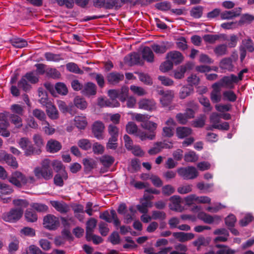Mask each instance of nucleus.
Here are the masks:
<instances>
[{
    "label": "nucleus",
    "instance_id": "nucleus-60",
    "mask_svg": "<svg viewBox=\"0 0 254 254\" xmlns=\"http://www.w3.org/2000/svg\"><path fill=\"white\" fill-rule=\"evenodd\" d=\"M254 20V15L246 13L242 15L240 20L238 22V24L241 25L245 23H251Z\"/></svg>",
    "mask_w": 254,
    "mask_h": 254
},
{
    "label": "nucleus",
    "instance_id": "nucleus-51",
    "mask_svg": "<svg viewBox=\"0 0 254 254\" xmlns=\"http://www.w3.org/2000/svg\"><path fill=\"white\" fill-rule=\"evenodd\" d=\"M155 7L156 9L159 10L165 11L168 10H171V5L169 1H164L156 3Z\"/></svg>",
    "mask_w": 254,
    "mask_h": 254
},
{
    "label": "nucleus",
    "instance_id": "nucleus-22",
    "mask_svg": "<svg viewBox=\"0 0 254 254\" xmlns=\"http://www.w3.org/2000/svg\"><path fill=\"white\" fill-rule=\"evenodd\" d=\"M173 236L180 242H185L192 240L194 237V235L193 233H186L182 232H174Z\"/></svg>",
    "mask_w": 254,
    "mask_h": 254
},
{
    "label": "nucleus",
    "instance_id": "nucleus-48",
    "mask_svg": "<svg viewBox=\"0 0 254 254\" xmlns=\"http://www.w3.org/2000/svg\"><path fill=\"white\" fill-rule=\"evenodd\" d=\"M126 128L128 133L134 134L135 136L139 131L137 125L133 122H128L126 125Z\"/></svg>",
    "mask_w": 254,
    "mask_h": 254
},
{
    "label": "nucleus",
    "instance_id": "nucleus-54",
    "mask_svg": "<svg viewBox=\"0 0 254 254\" xmlns=\"http://www.w3.org/2000/svg\"><path fill=\"white\" fill-rule=\"evenodd\" d=\"M199 103L205 107L204 112H210L212 110V107L210 105L209 99L203 96L198 98Z\"/></svg>",
    "mask_w": 254,
    "mask_h": 254
},
{
    "label": "nucleus",
    "instance_id": "nucleus-41",
    "mask_svg": "<svg viewBox=\"0 0 254 254\" xmlns=\"http://www.w3.org/2000/svg\"><path fill=\"white\" fill-rule=\"evenodd\" d=\"M20 116L15 114H11L9 116L11 123L18 128L22 127L23 125L22 119Z\"/></svg>",
    "mask_w": 254,
    "mask_h": 254
},
{
    "label": "nucleus",
    "instance_id": "nucleus-25",
    "mask_svg": "<svg viewBox=\"0 0 254 254\" xmlns=\"http://www.w3.org/2000/svg\"><path fill=\"white\" fill-rule=\"evenodd\" d=\"M141 55L143 59L148 63H153L154 62V55L151 50L149 47L145 46L141 51Z\"/></svg>",
    "mask_w": 254,
    "mask_h": 254
},
{
    "label": "nucleus",
    "instance_id": "nucleus-55",
    "mask_svg": "<svg viewBox=\"0 0 254 254\" xmlns=\"http://www.w3.org/2000/svg\"><path fill=\"white\" fill-rule=\"evenodd\" d=\"M45 59L47 61H53L55 62L63 60L59 54H55L50 52H46L44 54Z\"/></svg>",
    "mask_w": 254,
    "mask_h": 254
},
{
    "label": "nucleus",
    "instance_id": "nucleus-4",
    "mask_svg": "<svg viewBox=\"0 0 254 254\" xmlns=\"http://www.w3.org/2000/svg\"><path fill=\"white\" fill-rule=\"evenodd\" d=\"M24 210L22 207H15L9 211L2 214V219L10 223H15L18 221L23 216Z\"/></svg>",
    "mask_w": 254,
    "mask_h": 254
},
{
    "label": "nucleus",
    "instance_id": "nucleus-39",
    "mask_svg": "<svg viewBox=\"0 0 254 254\" xmlns=\"http://www.w3.org/2000/svg\"><path fill=\"white\" fill-rule=\"evenodd\" d=\"M119 129L113 125H110L108 127V131L110 135L109 138L118 140Z\"/></svg>",
    "mask_w": 254,
    "mask_h": 254
},
{
    "label": "nucleus",
    "instance_id": "nucleus-10",
    "mask_svg": "<svg viewBox=\"0 0 254 254\" xmlns=\"http://www.w3.org/2000/svg\"><path fill=\"white\" fill-rule=\"evenodd\" d=\"M105 129L104 124L100 121L95 122L92 127V132L94 136L98 140L104 138L103 132Z\"/></svg>",
    "mask_w": 254,
    "mask_h": 254
},
{
    "label": "nucleus",
    "instance_id": "nucleus-6",
    "mask_svg": "<svg viewBox=\"0 0 254 254\" xmlns=\"http://www.w3.org/2000/svg\"><path fill=\"white\" fill-rule=\"evenodd\" d=\"M177 173L184 180H192L198 176L197 170L193 166L180 167L177 169Z\"/></svg>",
    "mask_w": 254,
    "mask_h": 254
},
{
    "label": "nucleus",
    "instance_id": "nucleus-50",
    "mask_svg": "<svg viewBox=\"0 0 254 254\" xmlns=\"http://www.w3.org/2000/svg\"><path fill=\"white\" fill-rule=\"evenodd\" d=\"M152 50L156 54H164L167 50L166 45L163 43L161 45L154 44L151 46Z\"/></svg>",
    "mask_w": 254,
    "mask_h": 254
},
{
    "label": "nucleus",
    "instance_id": "nucleus-17",
    "mask_svg": "<svg viewBox=\"0 0 254 254\" xmlns=\"http://www.w3.org/2000/svg\"><path fill=\"white\" fill-rule=\"evenodd\" d=\"M96 85L94 83L91 82L85 83L81 90L82 94L87 97L94 96L96 94Z\"/></svg>",
    "mask_w": 254,
    "mask_h": 254
},
{
    "label": "nucleus",
    "instance_id": "nucleus-3",
    "mask_svg": "<svg viewBox=\"0 0 254 254\" xmlns=\"http://www.w3.org/2000/svg\"><path fill=\"white\" fill-rule=\"evenodd\" d=\"M32 88L31 85L24 78L23 76L17 82V86L13 85L11 86L10 90L11 94L14 97H18L20 95V90L25 92H28Z\"/></svg>",
    "mask_w": 254,
    "mask_h": 254
},
{
    "label": "nucleus",
    "instance_id": "nucleus-61",
    "mask_svg": "<svg viewBox=\"0 0 254 254\" xmlns=\"http://www.w3.org/2000/svg\"><path fill=\"white\" fill-rule=\"evenodd\" d=\"M46 75L54 79L59 78L61 76V73L56 68H48L46 69Z\"/></svg>",
    "mask_w": 254,
    "mask_h": 254
},
{
    "label": "nucleus",
    "instance_id": "nucleus-36",
    "mask_svg": "<svg viewBox=\"0 0 254 254\" xmlns=\"http://www.w3.org/2000/svg\"><path fill=\"white\" fill-rule=\"evenodd\" d=\"M141 126L144 129L149 130V133L156 134L155 130L157 127L156 123L148 120L147 122L142 123Z\"/></svg>",
    "mask_w": 254,
    "mask_h": 254
},
{
    "label": "nucleus",
    "instance_id": "nucleus-21",
    "mask_svg": "<svg viewBox=\"0 0 254 254\" xmlns=\"http://www.w3.org/2000/svg\"><path fill=\"white\" fill-rule=\"evenodd\" d=\"M68 174L65 170H63L61 173H57L54 178V183L58 187H62L64 185V180H66Z\"/></svg>",
    "mask_w": 254,
    "mask_h": 254
},
{
    "label": "nucleus",
    "instance_id": "nucleus-49",
    "mask_svg": "<svg viewBox=\"0 0 254 254\" xmlns=\"http://www.w3.org/2000/svg\"><path fill=\"white\" fill-rule=\"evenodd\" d=\"M32 139L34 143V145L38 149H41L44 145V140L42 136L39 134H35L33 135Z\"/></svg>",
    "mask_w": 254,
    "mask_h": 254
},
{
    "label": "nucleus",
    "instance_id": "nucleus-31",
    "mask_svg": "<svg viewBox=\"0 0 254 254\" xmlns=\"http://www.w3.org/2000/svg\"><path fill=\"white\" fill-rule=\"evenodd\" d=\"M203 9L201 5L193 7L190 10V15L194 18L199 19L202 16Z\"/></svg>",
    "mask_w": 254,
    "mask_h": 254
},
{
    "label": "nucleus",
    "instance_id": "nucleus-11",
    "mask_svg": "<svg viewBox=\"0 0 254 254\" xmlns=\"http://www.w3.org/2000/svg\"><path fill=\"white\" fill-rule=\"evenodd\" d=\"M9 126L6 115L0 113V134L4 137H8L10 135V132L7 130V128Z\"/></svg>",
    "mask_w": 254,
    "mask_h": 254
},
{
    "label": "nucleus",
    "instance_id": "nucleus-34",
    "mask_svg": "<svg viewBox=\"0 0 254 254\" xmlns=\"http://www.w3.org/2000/svg\"><path fill=\"white\" fill-rule=\"evenodd\" d=\"M214 52L217 57L224 56L228 53L227 46L224 44L218 45L214 49Z\"/></svg>",
    "mask_w": 254,
    "mask_h": 254
},
{
    "label": "nucleus",
    "instance_id": "nucleus-5",
    "mask_svg": "<svg viewBox=\"0 0 254 254\" xmlns=\"http://www.w3.org/2000/svg\"><path fill=\"white\" fill-rule=\"evenodd\" d=\"M128 88L127 86H123L120 89H110L108 91V95L113 100H117L119 98L122 102L126 101L128 97Z\"/></svg>",
    "mask_w": 254,
    "mask_h": 254
},
{
    "label": "nucleus",
    "instance_id": "nucleus-24",
    "mask_svg": "<svg viewBox=\"0 0 254 254\" xmlns=\"http://www.w3.org/2000/svg\"><path fill=\"white\" fill-rule=\"evenodd\" d=\"M62 148V145L59 141L50 139L47 143V150L50 153H56Z\"/></svg>",
    "mask_w": 254,
    "mask_h": 254
},
{
    "label": "nucleus",
    "instance_id": "nucleus-38",
    "mask_svg": "<svg viewBox=\"0 0 254 254\" xmlns=\"http://www.w3.org/2000/svg\"><path fill=\"white\" fill-rule=\"evenodd\" d=\"M75 106L80 110H84L87 107V103L84 98L80 96H76L74 99Z\"/></svg>",
    "mask_w": 254,
    "mask_h": 254
},
{
    "label": "nucleus",
    "instance_id": "nucleus-19",
    "mask_svg": "<svg viewBox=\"0 0 254 254\" xmlns=\"http://www.w3.org/2000/svg\"><path fill=\"white\" fill-rule=\"evenodd\" d=\"M139 109L152 111L156 109V104L154 100L143 99L138 102Z\"/></svg>",
    "mask_w": 254,
    "mask_h": 254
},
{
    "label": "nucleus",
    "instance_id": "nucleus-33",
    "mask_svg": "<svg viewBox=\"0 0 254 254\" xmlns=\"http://www.w3.org/2000/svg\"><path fill=\"white\" fill-rule=\"evenodd\" d=\"M85 238L87 242L92 241L95 245H99L104 241V239L101 237L94 234L93 233L85 235Z\"/></svg>",
    "mask_w": 254,
    "mask_h": 254
},
{
    "label": "nucleus",
    "instance_id": "nucleus-16",
    "mask_svg": "<svg viewBox=\"0 0 254 254\" xmlns=\"http://www.w3.org/2000/svg\"><path fill=\"white\" fill-rule=\"evenodd\" d=\"M197 218L203 221L205 223L211 224H212L215 220L220 221L221 217L218 215H214L212 216L202 211L199 212L197 214Z\"/></svg>",
    "mask_w": 254,
    "mask_h": 254
},
{
    "label": "nucleus",
    "instance_id": "nucleus-44",
    "mask_svg": "<svg viewBox=\"0 0 254 254\" xmlns=\"http://www.w3.org/2000/svg\"><path fill=\"white\" fill-rule=\"evenodd\" d=\"M114 157L110 155H104L100 158V161L106 167H110L114 163Z\"/></svg>",
    "mask_w": 254,
    "mask_h": 254
},
{
    "label": "nucleus",
    "instance_id": "nucleus-47",
    "mask_svg": "<svg viewBox=\"0 0 254 254\" xmlns=\"http://www.w3.org/2000/svg\"><path fill=\"white\" fill-rule=\"evenodd\" d=\"M133 1L134 0H113L112 2L113 4V8L118 10L124 4H131Z\"/></svg>",
    "mask_w": 254,
    "mask_h": 254
},
{
    "label": "nucleus",
    "instance_id": "nucleus-63",
    "mask_svg": "<svg viewBox=\"0 0 254 254\" xmlns=\"http://www.w3.org/2000/svg\"><path fill=\"white\" fill-rule=\"evenodd\" d=\"M32 114L33 116L39 120L44 122L46 121L45 120L46 119V116L43 111L40 109H35L33 110Z\"/></svg>",
    "mask_w": 254,
    "mask_h": 254
},
{
    "label": "nucleus",
    "instance_id": "nucleus-57",
    "mask_svg": "<svg viewBox=\"0 0 254 254\" xmlns=\"http://www.w3.org/2000/svg\"><path fill=\"white\" fill-rule=\"evenodd\" d=\"M176 46L178 49L182 51L187 50L188 48V46L186 38L183 36L179 38L176 42Z\"/></svg>",
    "mask_w": 254,
    "mask_h": 254
},
{
    "label": "nucleus",
    "instance_id": "nucleus-18",
    "mask_svg": "<svg viewBox=\"0 0 254 254\" xmlns=\"http://www.w3.org/2000/svg\"><path fill=\"white\" fill-rule=\"evenodd\" d=\"M50 203L57 211L62 214L66 213L70 210L69 206L64 201L53 200L50 201Z\"/></svg>",
    "mask_w": 254,
    "mask_h": 254
},
{
    "label": "nucleus",
    "instance_id": "nucleus-26",
    "mask_svg": "<svg viewBox=\"0 0 254 254\" xmlns=\"http://www.w3.org/2000/svg\"><path fill=\"white\" fill-rule=\"evenodd\" d=\"M188 108L185 110L184 114L188 119H193L195 116V111L197 109V105L193 101L189 102L187 104Z\"/></svg>",
    "mask_w": 254,
    "mask_h": 254
},
{
    "label": "nucleus",
    "instance_id": "nucleus-40",
    "mask_svg": "<svg viewBox=\"0 0 254 254\" xmlns=\"http://www.w3.org/2000/svg\"><path fill=\"white\" fill-rule=\"evenodd\" d=\"M24 216L26 220L29 222H35L37 221L38 219L36 213L32 210H26L25 212Z\"/></svg>",
    "mask_w": 254,
    "mask_h": 254
},
{
    "label": "nucleus",
    "instance_id": "nucleus-23",
    "mask_svg": "<svg viewBox=\"0 0 254 254\" xmlns=\"http://www.w3.org/2000/svg\"><path fill=\"white\" fill-rule=\"evenodd\" d=\"M176 135L180 139L185 138L190 135L192 132V129L187 127H179L176 128Z\"/></svg>",
    "mask_w": 254,
    "mask_h": 254
},
{
    "label": "nucleus",
    "instance_id": "nucleus-64",
    "mask_svg": "<svg viewBox=\"0 0 254 254\" xmlns=\"http://www.w3.org/2000/svg\"><path fill=\"white\" fill-rule=\"evenodd\" d=\"M55 88L57 92L61 95H65L67 94V88L65 84L63 83H57L56 84Z\"/></svg>",
    "mask_w": 254,
    "mask_h": 254
},
{
    "label": "nucleus",
    "instance_id": "nucleus-32",
    "mask_svg": "<svg viewBox=\"0 0 254 254\" xmlns=\"http://www.w3.org/2000/svg\"><path fill=\"white\" fill-rule=\"evenodd\" d=\"M193 88L192 85H188L182 87L179 93V96L181 99H185L190 96L193 92Z\"/></svg>",
    "mask_w": 254,
    "mask_h": 254
},
{
    "label": "nucleus",
    "instance_id": "nucleus-62",
    "mask_svg": "<svg viewBox=\"0 0 254 254\" xmlns=\"http://www.w3.org/2000/svg\"><path fill=\"white\" fill-rule=\"evenodd\" d=\"M10 110L13 114H15L18 116H23L24 114L23 107L19 104H13L10 106Z\"/></svg>",
    "mask_w": 254,
    "mask_h": 254
},
{
    "label": "nucleus",
    "instance_id": "nucleus-46",
    "mask_svg": "<svg viewBox=\"0 0 254 254\" xmlns=\"http://www.w3.org/2000/svg\"><path fill=\"white\" fill-rule=\"evenodd\" d=\"M240 15V13H238L233 10L230 11H225L221 12V18L222 19H231L234 17Z\"/></svg>",
    "mask_w": 254,
    "mask_h": 254
},
{
    "label": "nucleus",
    "instance_id": "nucleus-9",
    "mask_svg": "<svg viewBox=\"0 0 254 254\" xmlns=\"http://www.w3.org/2000/svg\"><path fill=\"white\" fill-rule=\"evenodd\" d=\"M43 222L45 227L49 230H55L59 225V218L52 214L45 216Z\"/></svg>",
    "mask_w": 254,
    "mask_h": 254
},
{
    "label": "nucleus",
    "instance_id": "nucleus-20",
    "mask_svg": "<svg viewBox=\"0 0 254 254\" xmlns=\"http://www.w3.org/2000/svg\"><path fill=\"white\" fill-rule=\"evenodd\" d=\"M113 0H92L93 5L98 8L113 9Z\"/></svg>",
    "mask_w": 254,
    "mask_h": 254
},
{
    "label": "nucleus",
    "instance_id": "nucleus-56",
    "mask_svg": "<svg viewBox=\"0 0 254 254\" xmlns=\"http://www.w3.org/2000/svg\"><path fill=\"white\" fill-rule=\"evenodd\" d=\"M83 164L85 171H91L95 165V161L92 159L84 158L83 160Z\"/></svg>",
    "mask_w": 254,
    "mask_h": 254
},
{
    "label": "nucleus",
    "instance_id": "nucleus-43",
    "mask_svg": "<svg viewBox=\"0 0 254 254\" xmlns=\"http://www.w3.org/2000/svg\"><path fill=\"white\" fill-rule=\"evenodd\" d=\"M97 220L93 218H90L86 222V235L93 233L94 229L96 227Z\"/></svg>",
    "mask_w": 254,
    "mask_h": 254
},
{
    "label": "nucleus",
    "instance_id": "nucleus-27",
    "mask_svg": "<svg viewBox=\"0 0 254 254\" xmlns=\"http://www.w3.org/2000/svg\"><path fill=\"white\" fill-rule=\"evenodd\" d=\"M46 112L48 117L52 120H56L59 118L58 111L52 103L46 107Z\"/></svg>",
    "mask_w": 254,
    "mask_h": 254
},
{
    "label": "nucleus",
    "instance_id": "nucleus-14",
    "mask_svg": "<svg viewBox=\"0 0 254 254\" xmlns=\"http://www.w3.org/2000/svg\"><path fill=\"white\" fill-rule=\"evenodd\" d=\"M124 62L130 66L140 64L141 62L140 55L135 52L130 53L125 57Z\"/></svg>",
    "mask_w": 254,
    "mask_h": 254
},
{
    "label": "nucleus",
    "instance_id": "nucleus-29",
    "mask_svg": "<svg viewBox=\"0 0 254 254\" xmlns=\"http://www.w3.org/2000/svg\"><path fill=\"white\" fill-rule=\"evenodd\" d=\"M11 45L16 48H22L28 45L27 41L21 38H14L10 40Z\"/></svg>",
    "mask_w": 254,
    "mask_h": 254
},
{
    "label": "nucleus",
    "instance_id": "nucleus-7",
    "mask_svg": "<svg viewBox=\"0 0 254 254\" xmlns=\"http://www.w3.org/2000/svg\"><path fill=\"white\" fill-rule=\"evenodd\" d=\"M10 183L18 188H21L22 185H25L28 183L27 178L19 171H15L12 173L8 178Z\"/></svg>",
    "mask_w": 254,
    "mask_h": 254
},
{
    "label": "nucleus",
    "instance_id": "nucleus-42",
    "mask_svg": "<svg viewBox=\"0 0 254 254\" xmlns=\"http://www.w3.org/2000/svg\"><path fill=\"white\" fill-rule=\"evenodd\" d=\"M221 38L220 35L205 34L203 36V39L206 43L213 44Z\"/></svg>",
    "mask_w": 254,
    "mask_h": 254
},
{
    "label": "nucleus",
    "instance_id": "nucleus-53",
    "mask_svg": "<svg viewBox=\"0 0 254 254\" xmlns=\"http://www.w3.org/2000/svg\"><path fill=\"white\" fill-rule=\"evenodd\" d=\"M108 241L116 245L121 243V238L117 231H113L108 238Z\"/></svg>",
    "mask_w": 254,
    "mask_h": 254
},
{
    "label": "nucleus",
    "instance_id": "nucleus-1",
    "mask_svg": "<svg viewBox=\"0 0 254 254\" xmlns=\"http://www.w3.org/2000/svg\"><path fill=\"white\" fill-rule=\"evenodd\" d=\"M41 165V167H37L34 170L35 177L38 179L43 178L46 181L51 180L53 177V171L51 167L50 160L44 159Z\"/></svg>",
    "mask_w": 254,
    "mask_h": 254
},
{
    "label": "nucleus",
    "instance_id": "nucleus-13",
    "mask_svg": "<svg viewBox=\"0 0 254 254\" xmlns=\"http://www.w3.org/2000/svg\"><path fill=\"white\" fill-rule=\"evenodd\" d=\"M166 59H169L173 64L178 65L184 61V57L179 51H173L167 53Z\"/></svg>",
    "mask_w": 254,
    "mask_h": 254
},
{
    "label": "nucleus",
    "instance_id": "nucleus-58",
    "mask_svg": "<svg viewBox=\"0 0 254 254\" xmlns=\"http://www.w3.org/2000/svg\"><path fill=\"white\" fill-rule=\"evenodd\" d=\"M184 160L187 162H194L198 160V157L194 151H190L185 154Z\"/></svg>",
    "mask_w": 254,
    "mask_h": 254
},
{
    "label": "nucleus",
    "instance_id": "nucleus-30",
    "mask_svg": "<svg viewBox=\"0 0 254 254\" xmlns=\"http://www.w3.org/2000/svg\"><path fill=\"white\" fill-rule=\"evenodd\" d=\"M23 76L30 84H36L38 83L39 80V77L38 75L35 73V71L27 72Z\"/></svg>",
    "mask_w": 254,
    "mask_h": 254
},
{
    "label": "nucleus",
    "instance_id": "nucleus-37",
    "mask_svg": "<svg viewBox=\"0 0 254 254\" xmlns=\"http://www.w3.org/2000/svg\"><path fill=\"white\" fill-rule=\"evenodd\" d=\"M156 134L154 133H147L146 131L139 130L136 134V136L138 137L142 141L147 139L153 140L155 137Z\"/></svg>",
    "mask_w": 254,
    "mask_h": 254
},
{
    "label": "nucleus",
    "instance_id": "nucleus-52",
    "mask_svg": "<svg viewBox=\"0 0 254 254\" xmlns=\"http://www.w3.org/2000/svg\"><path fill=\"white\" fill-rule=\"evenodd\" d=\"M31 207L35 210L39 212H46L48 210V206L41 203H32Z\"/></svg>",
    "mask_w": 254,
    "mask_h": 254
},
{
    "label": "nucleus",
    "instance_id": "nucleus-2",
    "mask_svg": "<svg viewBox=\"0 0 254 254\" xmlns=\"http://www.w3.org/2000/svg\"><path fill=\"white\" fill-rule=\"evenodd\" d=\"M17 143L20 148L24 151V155L26 157L39 155L42 152V150L38 149L27 137L20 138Z\"/></svg>",
    "mask_w": 254,
    "mask_h": 254
},
{
    "label": "nucleus",
    "instance_id": "nucleus-15",
    "mask_svg": "<svg viewBox=\"0 0 254 254\" xmlns=\"http://www.w3.org/2000/svg\"><path fill=\"white\" fill-rule=\"evenodd\" d=\"M220 80L222 87L233 89L234 84L237 83L236 75L231 74L230 76H224Z\"/></svg>",
    "mask_w": 254,
    "mask_h": 254
},
{
    "label": "nucleus",
    "instance_id": "nucleus-8",
    "mask_svg": "<svg viewBox=\"0 0 254 254\" xmlns=\"http://www.w3.org/2000/svg\"><path fill=\"white\" fill-rule=\"evenodd\" d=\"M157 93L162 96L160 101L163 107L169 106L174 96V92L171 90H164L161 88H159L157 90Z\"/></svg>",
    "mask_w": 254,
    "mask_h": 254
},
{
    "label": "nucleus",
    "instance_id": "nucleus-59",
    "mask_svg": "<svg viewBox=\"0 0 254 254\" xmlns=\"http://www.w3.org/2000/svg\"><path fill=\"white\" fill-rule=\"evenodd\" d=\"M220 67L224 69H230L232 68V60L230 58L223 59L220 63Z\"/></svg>",
    "mask_w": 254,
    "mask_h": 254
},
{
    "label": "nucleus",
    "instance_id": "nucleus-45",
    "mask_svg": "<svg viewBox=\"0 0 254 254\" xmlns=\"http://www.w3.org/2000/svg\"><path fill=\"white\" fill-rule=\"evenodd\" d=\"M66 69L73 73L82 74L83 71L80 69L77 64L74 63H68L66 64Z\"/></svg>",
    "mask_w": 254,
    "mask_h": 254
},
{
    "label": "nucleus",
    "instance_id": "nucleus-28",
    "mask_svg": "<svg viewBox=\"0 0 254 254\" xmlns=\"http://www.w3.org/2000/svg\"><path fill=\"white\" fill-rule=\"evenodd\" d=\"M75 126L79 129H84L87 125L85 117L76 116L74 119Z\"/></svg>",
    "mask_w": 254,
    "mask_h": 254
},
{
    "label": "nucleus",
    "instance_id": "nucleus-35",
    "mask_svg": "<svg viewBox=\"0 0 254 254\" xmlns=\"http://www.w3.org/2000/svg\"><path fill=\"white\" fill-rule=\"evenodd\" d=\"M3 159L9 166L13 168H16L18 167V163L16 158L12 155L9 154H4L3 156Z\"/></svg>",
    "mask_w": 254,
    "mask_h": 254
},
{
    "label": "nucleus",
    "instance_id": "nucleus-12",
    "mask_svg": "<svg viewBox=\"0 0 254 254\" xmlns=\"http://www.w3.org/2000/svg\"><path fill=\"white\" fill-rule=\"evenodd\" d=\"M106 78L109 84L116 85L124 80V75L122 73L114 71L108 73Z\"/></svg>",
    "mask_w": 254,
    "mask_h": 254
}]
</instances>
